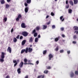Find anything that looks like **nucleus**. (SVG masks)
I'll list each match as a JSON object with an SVG mask.
<instances>
[{
  "label": "nucleus",
  "mask_w": 78,
  "mask_h": 78,
  "mask_svg": "<svg viewBox=\"0 0 78 78\" xmlns=\"http://www.w3.org/2000/svg\"><path fill=\"white\" fill-rule=\"evenodd\" d=\"M27 3L28 4H30L31 3V0H27Z\"/></svg>",
  "instance_id": "4be33fe9"
},
{
  "label": "nucleus",
  "mask_w": 78,
  "mask_h": 78,
  "mask_svg": "<svg viewBox=\"0 0 78 78\" xmlns=\"http://www.w3.org/2000/svg\"><path fill=\"white\" fill-rule=\"evenodd\" d=\"M50 21H49V22H48V23H47V24L48 25H49V24H50Z\"/></svg>",
  "instance_id": "774afa93"
},
{
  "label": "nucleus",
  "mask_w": 78,
  "mask_h": 78,
  "mask_svg": "<svg viewBox=\"0 0 78 78\" xmlns=\"http://www.w3.org/2000/svg\"><path fill=\"white\" fill-rule=\"evenodd\" d=\"M5 78H9V76H7Z\"/></svg>",
  "instance_id": "052dcab7"
},
{
  "label": "nucleus",
  "mask_w": 78,
  "mask_h": 78,
  "mask_svg": "<svg viewBox=\"0 0 78 78\" xmlns=\"http://www.w3.org/2000/svg\"><path fill=\"white\" fill-rule=\"evenodd\" d=\"M37 36V34L36 33H35L34 34V37H36Z\"/></svg>",
  "instance_id": "2f4dec72"
},
{
  "label": "nucleus",
  "mask_w": 78,
  "mask_h": 78,
  "mask_svg": "<svg viewBox=\"0 0 78 78\" xmlns=\"http://www.w3.org/2000/svg\"><path fill=\"white\" fill-rule=\"evenodd\" d=\"M24 62H27V59L26 58H25L24 59Z\"/></svg>",
  "instance_id": "a18cd8bd"
},
{
  "label": "nucleus",
  "mask_w": 78,
  "mask_h": 78,
  "mask_svg": "<svg viewBox=\"0 0 78 78\" xmlns=\"http://www.w3.org/2000/svg\"><path fill=\"white\" fill-rule=\"evenodd\" d=\"M0 2L1 4H4V3H5L4 0H1Z\"/></svg>",
  "instance_id": "b1692460"
},
{
  "label": "nucleus",
  "mask_w": 78,
  "mask_h": 78,
  "mask_svg": "<svg viewBox=\"0 0 78 78\" xmlns=\"http://www.w3.org/2000/svg\"><path fill=\"white\" fill-rule=\"evenodd\" d=\"M17 62H16V63H15L14 65V67H16L17 65Z\"/></svg>",
  "instance_id": "603ef678"
},
{
  "label": "nucleus",
  "mask_w": 78,
  "mask_h": 78,
  "mask_svg": "<svg viewBox=\"0 0 78 78\" xmlns=\"http://www.w3.org/2000/svg\"><path fill=\"white\" fill-rule=\"evenodd\" d=\"M67 53L68 55H69V54H70V51H67Z\"/></svg>",
  "instance_id": "79ce46f5"
},
{
  "label": "nucleus",
  "mask_w": 78,
  "mask_h": 78,
  "mask_svg": "<svg viewBox=\"0 0 78 78\" xmlns=\"http://www.w3.org/2000/svg\"><path fill=\"white\" fill-rule=\"evenodd\" d=\"M73 38L74 39H76L77 38V37L76 35H74L73 37Z\"/></svg>",
  "instance_id": "473e14b6"
},
{
  "label": "nucleus",
  "mask_w": 78,
  "mask_h": 78,
  "mask_svg": "<svg viewBox=\"0 0 78 78\" xmlns=\"http://www.w3.org/2000/svg\"><path fill=\"white\" fill-rule=\"evenodd\" d=\"M23 62H21L19 65V66L20 68L22 67H23Z\"/></svg>",
  "instance_id": "423d86ee"
},
{
  "label": "nucleus",
  "mask_w": 78,
  "mask_h": 78,
  "mask_svg": "<svg viewBox=\"0 0 78 78\" xmlns=\"http://www.w3.org/2000/svg\"><path fill=\"white\" fill-rule=\"evenodd\" d=\"M0 62H4V59L2 58H0Z\"/></svg>",
  "instance_id": "6ab92c4d"
},
{
  "label": "nucleus",
  "mask_w": 78,
  "mask_h": 78,
  "mask_svg": "<svg viewBox=\"0 0 78 78\" xmlns=\"http://www.w3.org/2000/svg\"><path fill=\"white\" fill-rule=\"evenodd\" d=\"M20 70L21 69L20 68H18L17 70V72H18V73H19V74L21 73V71H20Z\"/></svg>",
  "instance_id": "4468645a"
},
{
  "label": "nucleus",
  "mask_w": 78,
  "mask_h": 78,
  "mask_svg": "<svg viewBox=\"0 0 78 78\" xmlns=\"http://www.w3.org/2000/svg\"><path fill=\"white\" fill-rule=\"evenodd\" d=\"M48 71L45 70L44 71V73H46V74H47V73H48Z\"/></svg>",
  "instance_id": "7c9ffc66"
},
{
  "label": "nucleus",
  "mask_w": 78,
  "mask_h": 78,
  "mask_svg": "<svg viewBox=\"0 0 78 78\" xmlns=\"http://www.w3.org/2000/svg\"><path fill=\"white\" fill-rule=\"evenodd\" d=\"M28 62H29L28 63H31V60H29L28 61Z\"/></svg>",
  "instance_id": "4d7b16f0"
},
{
  "label": "nucleus",
  "mask_w": 78,
  "mask_h": 78,
  "mask_svg": "<svg viewBox=\"0 0 78 78\" xmlns=\"http://www.w3.org/2000/svg\"><path fill=\"white\" fill-rule=\"evenodd\" d=\"M47 28V25H43V30H45Z\"/></svg>",
  "instance_id": "9d476101"
},
{
  "label": "nucleus",
  "mask_w": 78,
  "mask_h": 78,
  "mask_svg": "<svg viewBox=\"0 0 78 78\" xmlns=\"http://www.w3.org/2000/svg\"><path fill=\"white\" fill-rule=\"evenodd\" d=\"M21 27L22 28H26L25 25V23H22L21 25Z\"/></svg>",
  "instance_id": "f8f14e48"
},
{
  "label": "nucleus",
  "mask_w": 78,
  "mask_h": 78,
  "mask_svg": "<svg viewBox=\"0 0 78 78\" xmlns=\"http://www.w3.org/2000/svg\"><path fill=\"white\" fill-rule=\"evenodd\" d=\"M35 32H36V30H34L32 32V34H33V33H34Z\"/></svg>",
  "instance_id": "3c124183"
},
{
  "label": "nucleus",
  "mask_w": 78,
  "mask_h": 78,
  "mask_svg": "<svg viewBox=\"0 0 78 78\" xmlns=\"http://www.w3.org/2000/svg\"><path fill=\"white\" fill-rule=\"evenodd\" d=\"M25 6H28V4L27 3H25L24 4Z\"/></svg>",
  "instance_id": "5fc2aeb1"
},
{
  "label": "nucleus",
  "mask_w": 78,
  "mask_h": 78,
  "mask_svg": "<svg viewBox=\"0 0 78 78\" xmlns=\"http://www.w3.org/2000/svg\"><path fill=\"white\" fill-rule=\"evenodd\" d=\"M38 41V38H36L35 39V42H37Z\"/></svg>",
  "instance_id": "bb28decb"
},
{
  "label": "nucleus",
  "mask_w": 78,
  "mask_h": 78,
  "mask_svg": "<svg viewBox=\"0 0 78 78\" xmlns=\"http://www.w3.org/2000/svg\"><path fill=\"white\" fill-rule=\"evenodd\" d=\"M75 75H78V71H76L75 72Z\"/></svg>",
  "instance_id": "4c0bfd02"
},
{
  "label": "nucleus",
  "mask_w": 78,
  "mask_h": 78,
  "mask_svg": "<svg viewBox=\"0 0 78 78\" xmlns=\"http://www.w3.org/2000/svg\"><path fill=\"white\" fill-rule=\"evenodd\" d=\"M25 51V49L22 50L21 52V54L22 53H24V51Z\"/></svg>",
  "instance_id": "a878e982"
},
{
  "label": "nucleus",
  "mask_w": 78,
  "mask_h": 78,
  "mask_svg": "<svg viewBox=\"0 0 78 78\" xmlns=\"http://www.w3.org/2000/svg\"><path fill=\"white\" fill-rule=\"evenodd\" d=\"M66 4H68V1H66Z\"/></svg>",
  "instance_id": "338daca9"
},
{
  "label": "nucleus",
  "mask_w": 78,
  "mask_h": 78,
  "mask_svg": "<svg viewBox=\"0 0 78 78\" xmlns=\"http://www.w3.org/2000/svg\"><path fill=\"white\" fill-rule=\"evenodd\" d=\"M63 18V16H61L60 18V20H62V22H63V21L64 20V19L63 18V19H62Z\"/></svg>",
  "instance_id": "412c9836"
},
{
  "label": "nucleus",
  "mask_w": 78,
  "mask_h": 78,
  "mask_svg": "<svg viewBox=\"0 0 78 78\" xmlns=\"http://www.w3.org/2000/svg\"><path fill=\"white\" fill-rule=\"evenodd\" d=\"M51 14L52 16H55V14L53 12H51Z\"/></svg>",
  "instance_id": "c9c22d12"
},
{
  "label": "nucleus",
  "mask_w": 78,
  "mask_h": 78,
  "mask_svg": "<svg viewBox=\"0 0 78 78\" xmlns=\"http://www.w3.org/2000/svg\"><path fill=\"white\" fill-rule=\"evenodd\" d=\"M39 61H37L36 62V63L37 64V65H38V64H39Z\"/></svg>",
  "instance_id": "a19ab883"
},
{
  "label": "nucleus",
  "mask_w": 78,
  "mask_h": 78,
  "mask_svg": "<svg viewBox=\"0 0 78 78\" xmlns=\"http://www.w3.org/2000/svg\"><path fill=\"white\" fill-rule=\"evenodd\" d=\"M52 28L53 29H55L56 28V27L55 26V25H53L52 26Z\"/></svg>",
  "instance_id": "72a5a7b5"
},
{
  "label": "nucleus",
  "mask_w": 78,
  "mask_h": 78,
  "mask_svg": "<svg viewBox=\"0 0 78 78\" xmlns=\"http://www.w3.org/2000/svg\"><path fill=\"white\" fill-rule=\"evenodd\" d=\"M26 43V40H23L22 42V45H23L25 44Z\"/></svg>",
  "instance_id": "9b49d317"
},
{
  "label": "nucleus",
  "mask_w": 78,
  "mask_h": 78,
  "mask_svg": "<svg viewBox=\"0 0 78 78\" xmlns=\"http://www.w3.org/2000/svg\"><path fill=\"white\" fill-rule=\"evenodd\" d=\"M61 31H64V28L62 27L61 28Z\"/></svg>",
  "instance_id": "864d4df0"
},
{
  "label": "nucleus",
  "mask_w": 78,
  "mask_h": 78,
  "mask_svg": "<svg viewBox=\"0 0 78 78\" xmlns=\"http://www.w3.org/2000/svg\"><path fill=\"white\" fill-rule=\"evenodd\" d=\"M64 52V50H62L60 51V53H63Z\"/></svg>",
  "instance_id": "8fccbe9b"
},
{
  "label": "nucleus",
  "mask_w": 78,
  "mask_h": 78,
  "mask_svg": "<svg viewBox=\"0 0 78 78\" xmlns=\"http://www.w3.org/2000/svg\"><path fill=\"white\" fill-rule=\"evenodd\" d=\"M28 51L30 53H31V52L32 51H33V49H32V48H28Z\"/></svg>",
  "instance_id": "ddd939ff"
},
{
  "label": "nucleus",
  "mask_w": 78,
  "mask_h": 78,
  "mask_svg": "<svg viewBox=\"0 0 78 78\" xmlns=\"http://www.w3.org/2000/svg\"><path fill=\"white\" fill-rule=\"evenodd\" d=\"M36 29L37 30H40V27L39 26H38L36 27Z\"/></svg>",
  "instance_id": "c756f323"
},
{
  "label": "nucleus",
  "mask_w": 78,
  "mask_h": 78,
  "mask_svg": "<svg viewBox=\"0 0 78 78\" xmlns=\"http://www.w3.org/2000/svg\"><path fill=\"white\" fill-rule=\"evenodd\" d=\"M5 22H6L7 20V18L5 17L4 18Z\"/></svg>",
  "instance_id": "09e8293b"
},
{
  "label": "nucleus",
  "mask_w": 78,
  "mask_h": 78,
  "mask_svg": "<svg viewBox=\"0 0 78 78\" xmlns=\"http://www.w3.org/2000/svg\"><path fill=\"white\" fill-rule=\"evenodd\" d=\"M7 51L9 52L10 53H11V47H9L7 49Z\"/></svg>",
  "instance_id": "39448f33"
},
{
  "label": "nucleus",
  "mask_w": 78,
  "mask_h": 78,
  "mask_svg": "<svg viewBox=\"0 0 78 78\" xmlns=\"http://www.w3.org/2000/svg\"><path fill=\"white\" fill-rule=\"evenodd\" d=\"M19 17H17L16 19V21H19Z\"/></svg>",
  "instance_id": "49530a36"
},
{
  "label": "nucleus",
  "mask_w": 78,
  "mask_h": 78,
  "mask_svg": "<svg viewBox=\"0 0 78 78\" xmlns=\"http://www.w3.org/2000/svg\"><path fill=\"white\" fill-rule=\"evenodd\" d=\"M69 3H70L72 6H73V1H69Z\"/></svg>",
  "instance_id": "f3484780"
},
{
  "label": "nucleus",
  "mask_w": 78,
  "mask_h": 78,
  "mask_svg": "<svg viewBox=\"0 0 78 78\" xmlns=\"http://www.w3.org/2000/svg\"><path fill=\"white\" fill-rule=\"evenodd\" d=\"M24 78H28V76L27 75L26 76H25Z\"/></svg>",
  "instance_id": "6e6d98bb"
},
{
  "label": "nucleus",
  "mask_w": 78,
  "mask_h": 78,
  "mask_svg": "<svg viewBox=\"0 0 78 78\" xmlns=\"http://www.w3.org/2000/svg\"><path fill=\"white\" fill-rule=\"evenodd\" d=\"M22 34L25 37H26V36H28V33L25 31L23 32Z\"/></svg>",
  "instance_id": "f03ea898"
},
{
  "label": "nucleus",
  "mask_w": 78,
  "mask_h": 78,
  "mask_svg": "<svg viewBox=\"0 0 78 78\" xmlns=\"http://www.w3.org/2000/svg\"><path fill=\"white\" fill-rule=\"evenodd\" d=\"M24 64L25 65H26L27 64H31L32 65H34V64H33V63H27L26 62H25L24 63Z\"/></svg>",
  "instance_id": "a211bd4d"
},
{
  "label": "nucleus",
  "mask_w": 78,
  "mask_h": 78,
  "mask_svg": "<svg viewBox=\"0 0 78 78\" xmlns=\"http://www.w3.org/2000/svg\"><path fill=\"white\" fill-rule=\"evenodd\" d=\"M13 30H14L13 29H12L11 30V33H12V32H13Z\"/></svg>",
  "instance_id": "e2e57ef3"
},
{
  "label": "nucleus",
  "mask_w": 78,
  "mask_h": 78,
  "mask_svg": "<svg viewBox=\"0 0 78 78\" xmlns=\"http://www.w3.org/2000/svg\"><path fill=\"white\" fill-rule=\"evenodd\" d=\"M44 78V75H40V76H38L37 77V78Z\"/></svg>",
  "instance_id": "6e6552de"
},
{
  "label": "nucleus",
  "mask_w": 78,
  "mask_h": 78,
  "mask_svg": "<svg viewBox=\"0 0 78 78\" xmlns=\"http://www.w3.org/2000/svg\"><path fill=\"white\" fill-rule=\"evenodd\" d=\"M13 42H17V39L15 37L14 38Z\"/></svg>",
  "instance_id": "c85d7f7f"
},
{
  "label": "nucleus",
  "mask_w": 78,
  "mask_h": 78,
  "mask_svg": "<svg viewBox=\"0 0 78 78\" xmlns=\"http://www.w3.org/2000/svg\"><path fill=\"white\" fill-rule=\"evenodd\" d=\"M47 53V51L45 50L43 51V55H45V53Z\"/></svg>",
  "instance_id": "e433bc0d"
},
{
  "label": "nucleus",
  "mask_w": 78,
  "mask_h": 78,
  "mask_svg": "<svg viewBox=\"0 0 78 78\" xmlns=\"http://www.w3.org/2000/svg\"><path fill=\"white\" fill-rule=\"evenodd\" d=\"M38 38H40L41 37V35H38Z\"/></svg>",
  "instance_id": "69168bd1"
},
{
  "label": "nucleus",
  "mask_w": 78,
  "mask_h": 78,
  "mask_svg": "<svg viewBox=\"0 0 78 78\" xmlns=\"http://www.w3.org/2000/svg\"><path fill=\"white\" fill-rule=\"evenodd\" d=\"M47 69H51V67L50 66H47Z\"/></svg>",
  "instance_id": "37998d69"
},
{
  "label": "nucleus",
  "mask_w": 78,
  "mask_h": 78,
  "mask_svg": "<svg viewBox=\"0 0 78 78\" xmlns=\"http://www.w3.org/2000/svg\"><path fill=\"white\" fill-rule=\"evenodd\" d=\"M74 4H76L78 3V1L77 0H74Z\"/></svg>",
  "instance_id": "393cba45"
},
{
  "label": "nucleus",
  "mask_w": 78,
  "mask_h": 78,
  "mask_svg": "<svg viewBox=\"0 0 78 78\" xmlns=\"http://www.w3.org/2000/svg\"><path fill=\"white\" fill-rule=\"evenodd\" d=\"M49 17V16H48V15L46 17V19H48V17Z\"/></svg>",
  "instance_id": "0e129e2a"
},
{
  "label": "nucleus",
  "mask_w": 78,
  "mask_h": 78,
  "mask_svg": "<svg viewBox=\"0 0 78 78\" xmlns=\"http://www.w3.org/2000/svg\"><path fill=\"white\" fill-rule=\"evenodd\" d=\"M25 51L26 53H28V48H26Z\"/></svg>",
  "instance_id": "dca6fc26"
},
{
  "label": "nucleus",
  "mask_w": 78,
  "mask_h": 78,
  "mask_svg": "<svg viewBox=\"0 0 78 78\" xmlns=\"http://www.w3.org/2000/svg\"><path fill=\"white\" fill-rule=\"evenodd\" d=\"M9 8V5L8 4H6V9H8Z\"/></svg>",
  "instance_id": "5701e85b"
},
{
  "label": "nucleus",
  "mask_w": 78,
  "mask_h": 78,
  "mask_svg": "<svg viewBox=\"0 0 78 78\" xmlns=\"http://www.w3.org/2000/svg\"><path fill=\"white\" fill-rule=\"evenodd\" d=\"M1 58L2 59H4L5 58V53L4 52H2Z\"/></svg>",
  "instance_id": "20e7f679"
},
{
  "label": "nucleus",
  "mask_w": 78,
  "mask_h": 78,
  "mask_svg": "<svg viewBox=\"0 0 78 78\" xmlns=\"http://www.w3.org/2000/svg\"><path fill=\"white\" fill-rule=\"evenodd\" d=\"M19 35H18L17 37H16V38H17V39H19Z\"/></svg>",
  "instance_id": "680f3d73"
},
{
  "label": "nucleus",
  "mask_w": 78,
  "mask_h": 78,
  "mask_svg": "<svg viewBox=\"0 0 78 78\" xmlns=\"http://www.w3.org/2000/svg\"><path fill=\"white\" fill-rule=\"evenodd\" d=\"M13 63H16V62H17V61H16V60H13Z\"/></svg>",
  "instance_id": "de8ad7c7"
},
{
  "label": "nucleus",
  "mask_w": 78,
  "mask_h": 78,
  "mask_svg": "<svg viewBox=\"0 0 78 78\" xmlns=\"http://www.w3.org/2000/svg\"><path fill=\"white\" fill-rule=\"evenodd\" d=\"M58 46H57L55 49V51H58Z\"/></svg>",
  "instance_id": "58836bf2"
},
{
  "label": "nucleus",
  "mask_w": 78,
  "mask_h": 78,
  "mask_svg": "<svg viewBox=\"0 0 78 78\" xmlns=\"http://www.w3.org/2000/svg\"><path fill=\"white\" fill-rule=\"evenodd\" d=\"M48 56L49 60H51V58H53V55L51 54H49L48 55Z\"/></svg>",
  "instance_id": "7ed1b4c3"
},
{
  "label": "nucleus",
  "mask_w": 78,
  "mask_h": 78,
  "mask_svg": "<svg viewBox=\"0 0 78 78\" xmlns=\"http://www.w3.org/2000/svg\"><path fill=\"white\" fill-rule=\"evenodd\" d=\"M62 37H65V35L64 34H62Z\"/></svg>",
  "instance_id": "bf43d9fd"
},
{
  "label": "nucleus",
  "mask_w": 78,
  "mask_h": 78,
  "mask_svg": "<svg viewBox=\"0 0 78 78\" xmlns=\"http://www.w3.org/2000/svg\"><path fill=\"white\" fill-rule=\"evenodd\" d=\"M32 37H30V40H29V42H33V39H32Z\"/></svg>",
  "instance_id": "aec40b11"
},
{
  "label": "nucleus",
  "mask_w": 78,
  "mask_h": 78,
  "mask_svg": "<svg viewBox=\"0 0 78 78\" xmlns=\"http://www.w3.org/2000/svg\"><path fill=\"white\" fill-rule=\"evenodd\" d=\"M28 7H27L25 9V12L27 13V12H28V9H29Z\"/></svg>",
  "instance_id": "1a4fd4ad"
},
{
  "label": "nucleus",
  "mask_w": 78,
  "mask_h": 78,
  "mask_svg": "<svg viewBox=\"0 0 78 78\" xmlns=\"http://www.w3.org/2000/svg\"><path fill=\"white\" fill-rule=\"evenodd\" d=\"M69 5H66V8L67 9L69 8Z\"/></svg>",
  "instance_id": "c03bdc74"
},
{
  "label": "nucleus",
  "mask_w": 78,
  "mask_h": 78,
  "mask_svg": "<svg viewBox=\"0 0 78 78\" xmlns=\"http://www.w3.org/2000/svg\"><path fill=\"white\" fill-rule=\"evenodd\" d=\"M73 29L75 30L74 33L76 34H78V27L77 26H74L73 27Z\"/></svg>",
  "instance_id": "f257e3e1"
},
{
  "label": "nucleus",
  "mask_w": 78,
  "mask_h": 78,
  "mask_svg": "<svg viewBox=\"0 0 78 78\" xmlns=\"http://www.w3.org/2000/svg\"><path fill=\"white\" fill-rule=\"evenodd\" d=\"M73 43L74 44H76V41H73Z\"/></svg>",
  "instance_id": "ea45409f"
},
{
  "label": "nucleus",
  "mask_w": 78,
  "mask_h": 78,
  "mask_svg": "<svg viewBox=\"0 0 78 78\" xmlns=\"http://www.w3.org/2000/svg\"><path fill=\"white\" fill-rule=\"evenodd\" d=\"M68 12L69 13L71 14V13H72V10L71 9H69L68 10Z\"/></svg>",
  "instance_id": "cd10ccee"
},
{
  "label": "nucleus",
  "mask_w": 78,
  "mask_h": 78,
  "mask_svg": "<svg viewBox=\"0 0 78 78\" xmlns=\"http://www.w3.org/2000/svg\"><path fill=\"white\" fill-rule=\"evenodd\" d=\"M23 38V37L21 36V37H20V39H22Z\"/></svg>",
  "instance_id": "13d9d810"
},
{
  "label": "nucleus",
  "mask_w": 78,
  "mask_h": 78,
  "mask_svg": "<svg viewBox=\"0 0 78 78\" xmlns=\"http://www.w3.org/2000/svg\"><path fill=\"white\" fill-rule=\"evenodd\" d=\"M21 17H22V16H21L20 14L19 15L18 17L19 19H20V18H21Z\"/></svg>",
  "instance_id": "f704fd0d"
},
{
  "label": "nucleus",
  "mask_w": 78,
  "mask_h": 78,
  "mask_svg": "<svg viewBox=\"0 0 78 78\" xmlns=\"http://www.w3.org/2000/svg\"><path fill=\"white\" fill-rule=\"evenodd\" d=\"M55 42H58L59 41V37L55 38Z\"/></svg>",
  "instance_id": "2eb2a0df"
},
{
  "label": "nucleus",
  "mask_w": 78,
  "mask_h": 78,
  "mask_svg": "<svg viewBox=\"0 0 78 78\" xmlns=\"http://www.w3.org/2000/svg\"><path fill=\"white\" fill-rule=\"evenodd\" d=\"M73 76H74V73L72 72H71L70 73V77L71 78H73Z\"/></svg>",
  "instance_id": "0eeeda50"
}]
</instances>
